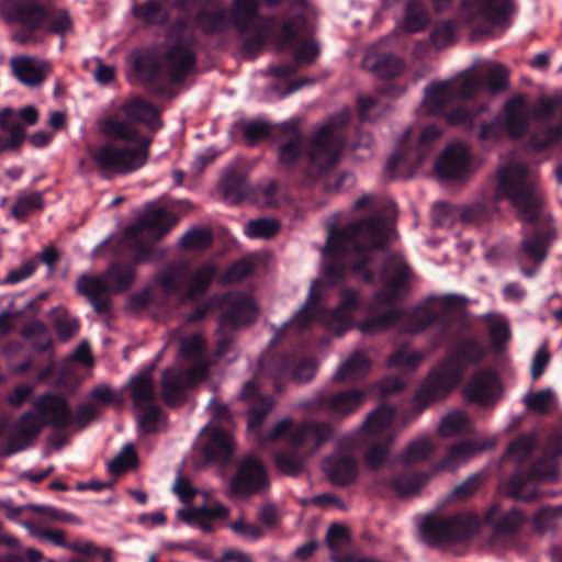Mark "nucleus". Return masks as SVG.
Segmentation results:
<instances>
[{"label": "nucleus", "mask_w": 562, "mask_h": 562, "mask_svg": "<svg viewBox=\"0 0 562 562\" xmlns=\"http://www.w3.org/2000/svg\"><path fill=\"white\" fill-rule=\"evenodd\" d=\"M395 232L392 225L382 220H370L349 225L341 232H331L323 248L324 267L321 277L313 281L304 306L276 334L299 333L314 322L324 325L338 335L353 325V313L359 306V295L355 290L342 289L339 304L335 310H321L317 303L328 288L336 285L345 274V265L351 263L356 274L370 280L367 263L372 252L381 249L392 239Z\"/></svg>", "instance_id": "f257e3e1"}, {"label": "nucleus", "mask_w": 562, "mask_h": 562, "mask_svg": "<svg viewBox=\"0 0 562 562\" xmlns=\"http://www.w3.org/2000/svg\"><path fill=\"white\" fill-rule=\"evenodd\" d=\"M137 123L153 131L161 126L157 110L140 98L123 101L113 113L99 120V130L105 137L135 145L120 147L106 143L89 147L88 153L94 166L104 176L130 173L146 164L151 137L142 135L136 127Z\"/></svg>", "instance_id": "f03ea898"}, {"label": "nucleus", "mask_w": 562, "mask_h": 562, "mask_svg": "<svg viewBox=\"0 0 562 562\" xmlns=\"http://www.w3.org/2000/svg\"><path fill=\"white\" fill-rule=\"evenodd\" d=\"M240 397L247 401L249 405L247 414L248 430L261 445L286 439L293 447H304L307 456H312L330 438L331 428L329 424L305 423L295 427L292 418H282L269 430L262 431L261 426L267 415L273 409L276 401L272 396L259 394L256 380L244 384Z\"/></svg>", "instance_id": "7ed1b4c3"}, {"label": "nucleus", "mask_w": 562, "mask_h": 562, "mask_svg": "<svg viewBox=\"0 0 562 562\" xmlns=\"http://www.w3.org/2000/svg\"><path fill=\"white\" fill-rule=\"evenodd\" d=\"M71 411L65 398L52 394L40 396L30 412L25 413L16 423H0V437L8 440L9 453L25 449L38 435L46 424L55 427H65L72 422Z\"/></svg>", "instance_id": "20e7f679"}, {"label": "nucleus", "mask_w": 562, "mask_h": 562, "mask_svg": "<svg viewBox=\"0 0 562 562\" xmlns=\"http://www.w3.org/2000/svg\"><path fill=\"white\" fill-rule=\"evenodd\" d=\"M496 180V195L507 198L522 222H536L542 204L537 170L514 161L498 169Z\"/></svg>", "instance_id": "39448f33"}, {"label": "nucleus", "mask_w": 562, "mask_h": 562, "mask_svg": "<svg viewBox=\"0 0 562 562\" xmlns=\"http://www.w3.org/2000/svg\"><path fill=\"white\" fill-rule=\"evenodd\" d=\"M485 353V347L474 339L459 342L449 359L429 374L426 383L416 393L415 405L423 408L443 397L460 382L465 370L480 362Z\"/></svg>", "instance_id": "423d86ee"}, {"label": "nucleus", "mask_w": 562, "mask_h": 562, "mask_svg": "<svg viewBox=\"0 0 562 562\" xmlns=\"http://www.w3.org/2000/svg\"><path fill=\"white\" fill-rule=\"evenodd\" d=\"M203 349L204 340L200 335H192L181 341L176 364L167 369L162 376V397L168 405L180 404L187 390L207 376Z\"/></svg>", "instance_id": "0eeeda50"}, {"label": "nucleus", "mask_w": 562, "mask_h": 562, "mask_svg": "<svg viewBox=\"0 0 562 562\" xmlns=\"http://www.w3.org/2000/svg\"><path fill=\"white\" fill-rule=\"evenodd\" d=\"M483 89V80L472 74L443 82H434L425 90L423 109L429 114H445L451 124L465 123L470 120V113L461 108L448 113V105L458 98L474 97Z\"/></svg>", "instance_id": "6e6552de"}, {"label": "nucleus", "mask_w": 562, "mask_h": 562, "mask_svg": "<svg viewBox=\"0 0 562 562\" xmlns=\"http://www.w3.org/2000/svg\"><path fill=\"white\" fill-rule=\"evenodd\" d=\"M8 22H18L34 31L57 34L61 37L74 33V23L67 11L45 10L37 0H8L0 7Z\"/></svg>", "instance_id": "1a4fd4ad"}, {"label": "nucleus", "mask_w": 562, "mask_h": 562, "mask_svg": "<svg viewBox=\"0 0 562 562\" xmlns=\"http://www.w3.org/2000/svg\"><path fill=\"white\" fill-rule=\"evenodd\" d=\"M313 13L303 0L292 5L274 42L280 48H290L297 63L311 64L319 54V45L312 36Z\"/></svg>", "instance_id": "9d476101"}, {"label": "nucleus", "mask_w": 562, "mask_h": 562, "mask_svg": "<svg viewBox=\"0 0 562 562\" xmlns=\"http://www.w3.org/2000/svg\"><path fill=\"white\" fill-rule=\"evenodd\" d=\"M562 463V436L552 434L542 448V456L531 468L529 474H516L508 483L507 494L522 501H532L537 496L536 483H553L558 480Z\"/></svg>", "instance_id": "9b49d317"}, {"label": "nucleus", "mask_w": 562, "mask_h": 562, "mask_svg": "<svg viewBox=\"0 0 562 562\" xmlns=\"http://www.w3.org/2000/svg\"><path fill=\"white\" fill-rule=\"evenodd\" d=\"M394 420V409L382 405L371 412L362 424L360 432L369 445L364 462L371 470L380 469L387 459L389 448L398 431Z\"/></svg>", "instance_id": "f8f14e48"}, {"label": "nucleus", "mask_w": 562, "mask_h": 562, "mask_svg": "<svg viewBox=\"0 0 562 562\" xmlns=\"http://www.w3.org/2000/svg\"><path fill=\"white\" fill-rule=\"evenodd\" d=\"M440 136L441 131L435 125H428L420 131L413 126L406 128L387 167L401 171L416 169L430 156L434 144Z\"/></svg>", "instance_id": "ddd939ff"}, {"label": "nucleus", "mask_w": 562, "mask_h": 562, "mask_svg": "<svg viewBox=\"0 0 562 562\" xmlns=\"http://www.w3.org/2000/svg\"><path fill=\"white\" fill-rule=\"evenodd\" d=\"M344 145L345 140L334 119L317 130L307 148V176L316 179L335 167Z\"/></svg>", "instance_id": "4468645a"}, {"label": "nucleus", "mask_w": 562, "mask_h": 562, "mask_svg": "<svg viewBox=\"0 0 562 562\" xmlns=\"http://www.w3.org/2000/svg\"><path fill=\"white\" fill-rule=\"evenodd\" d=\"M176 223L177 218L165 209L146 210L138 222L125 232L126 243L136 250L134 261L138 263L149 259V249L144 246L145 237L159 238Z\"/></svg>", "instance_id": "2eb2a0df"}, {"label": "nucleus", "mask_w": 562, "mask_h": 562, "mask_svg": "<svg viewBox=\"0 0 562 562\" xmlns=\"http://www.w3.org/2000/svg\"><path fill=\"white\" fill-rule=\"evenodd\" d=\"M214 274L215 267L212 263H205L193 271L173 268L159 277V284L166 293H173L181 300H192L206 291Z\"/></svg>", "instance_id": "dca6fc26"}, {"label": "nucleus", "mask_w": 562, "mask_h": 562, "mask_svg": "<svg viewBox=\"0 0 562 562\" xmlns=\"http://www.w3.org/2000/svg\"><path fill=\"white\" fill-rule=\"evenodd\" d=\"M531 109L521 95L509 99L502 113L491 124L482 125L480 137L482 140H496L503 133L513 138L520 137L529 125Z\"/></svg>", "instance_id": "f3484780"}, {"label": "nucleus", "mask_w": 562, "mask_h": 562, "mask_svg": "<svg viewBox=\"0 0 562 562\" xmlns=\"http://www.w3.org/2000/svg\"><path fill=\"white\" fill-rule=\"evenodd\" d=\"M435 303L417 307L411 312L392 311L382 316H370L359 324L363 334H378L392 326L405 333H417L426 328L435 321Z\"/></svg>", "instance_id": "a211bd4d"}, {"label": "nucleus", "mask_w": 562, "mask_h": 562, "mask_svg": "<svg viewBox=\"0 0 562 562\" xmlns=\"http://www.w3.org/2000/svg\"><path fill=\"white\" fill-rule=\"evenodd\" d=\"M512 12V0H464L461 19L487 33L493 27H506Z\"/></svg>", "instance_id": "6ab92c4d"}, {"label": "nucleus", "mask_w": 562, "mask_h": 562, "mask_svg": "<svg viewBox=\"0 0 562 562\" xmlns=\"http://www.w3.org/2000/svg\"><path fill=\"white\" fill-rule=\"evenodd\" d=\"M479 520L472 515L456 517L429 516L420 525L423 539L429 544L461 539L474 532Z\"/></svg>", "instance_id": "aec40b11"}, {"label": "nucleus", "mask_w": 562, "mask_h": 562, "mask_svg": "<svg viewBox=\"0 0 562 562\" xmlns=\"http://www.w3.org/2000/svg\"><path fill=\"white\" fill-rule=\"evenodd\" d=\"M259 0H235L233 7L234 24L240 32L256 29V37L245 43V49L251 52L259 47L269 36L272 20H257Z\"/></svg>", "instance_id": "412c9836"}, {"label": "nucleus", "mask_w": 562, "mask_h": 562, "mask_svg": "<svg viewBox=\"0 0 562 562\" xmlns=\"http://www.w3.org/2000/svg\"><path fill=\"white\" fill-rule=\"evenodd\" d=\"M496 443V437L461 441L449 447L447 454L434 467L431 472H454L479 453L492 449Z\"/></svg>", "instance_id": "4be33fe9"}, {"label": "nucleus", "mask_w": 562, "mask_h": 562, "mask_svg": "<svg viewBox=\"0 0 562 562\" xmlns=\"http://www.w3.org/2000/svg\"><path fill=\"white\" fill-rule=\"evenodd\" d=\"M268 485L267 471L262 462L255 457H246L237 474L231 481V493L247 496L260 492Z\"/></svg>", "instance_id": "5701e85b"}, {"label": "nucleus", "mask_w": 562, "mask_h": 562, "mask_svg": "<svg viewBox=\"0 0 562 562\" xmlns=\"http://www.w3.org/2000/svg\"><path fill=\"white\" fill-rule=\"evenodd\" d=\"M223 315L220 322L222 329H237L257 318L258 308L252 297L243 294H228L221 302Z\"/></svg>", "instance_id": "b1692460"}, {"label": "nucleus", "mask_w": 562, "mask_h": 562, "mask_svg": "<svg viewBox=\"0 0 562 562\" xmlns=\"http://www.w3.org/2000/svg\"><path fill=\"white\" fill-rule=\"evenodd\" d=\"M381 279L384 290L374 296L373 303L376 307L393 302L407 285L409 271L403 258L393 257L390 259L383 268Z\"/></svg>", "instance_id": "393cba45"}, {"label": "nucleus", "mask_w": 562, "mask_h": 562, "mask_svg": "<svg viewBox=\"0 0 562 562\" xmlns=\"http://www.w3.org/2000/svg\"><path fill=\"white\" fill-rule=\"evenodd\" d=\"M13 76L26 87L41 86L50 74V65L47 60L29 55H19L10 59Z\"/></svg>", "instance_id": "a878e982"}, {"label": "nucleus", "mask_w": 562, "mask_h": 562, "mask_svg": "<svg viewBox=\"0 0 562 562\" xmlns=\"http://www.w3.org/2000/svg\"><path fill=\"white\" fill-rule=\"evenodd\" d=\"M436 171L440 178L461 179L470 171L469 150L463 144H452L446 148L436 161Z\"/></svg>", "instance_id": "bb28decb"}, {"label": "nucleus", "mask_w": 562, "mask_h": 562, "mask_svg": "<svg viewBox=\"0 0 562 562\" xmlns=\"http://www.w3.org/2000/svg\"><path fill=\"white\" fill-rule=\"evenodd\" d=\"M205 460L225 461L234 450L232 436L217 427L205 426L199 438Z\"/></svg>", "instance_id": "cd10ccee"}, {"label": "nucleus", "mask_w": 562, "mask_h": 562, "mask_svg": "<svg viewBox=\"0 0 562 562\" xmlns=\"http://www.w3.org/2000/svg\"><path fill=\"white\" fill-rule=\"evenodd\" d=\"M367 395L368 392L362 390H349L331 395L328 398L319 395L306 406L313 409L326 407L333 414L345 416L358 409L363 404Z\"/></svg>", "instance_id": "c85d7f7f"}, {"label": "nucleus", "mask_w": 562, "mask_h": 562, "mask_svg": "<svg viewBox=\"0 0 562 562\" xmlns=\"http://www.w3.org/2000/svg\"><path fill=\"white\" fill-rule=\"evenodd\" d=\"M501 394V384L496 375L491 371L475 373L467 387V397L483 406L496 402Z\"/></svg>", "instance_id": "c756f323"}, {"label": "nucleus", "mask_w": 562, "mask_h": 562, "mask_svg": "<svg viewBox=\"0 0 562 562\" xmlns=\"http://www.w3.org/2000/svg\"><path fill=\"white\" fill-rule=\"evenodd\" d=\"M178 517L189 526L199 528L204 533L214 530V520L225 518L228 515V508L218 502H212L207 506L180 509Z\"/></svg>", "instance_id": "7c9ffc66"}, {"label": "nucleus", "mask_w": 562, "mask_h": 562, "mask_svg": "<svg viewBox=\"0 0 562 562\" xmlns=\"http://www.w3.org/2000/svg\"><path fill=\"white\" fill-rule=\"evenodd\" d=\"M323 470L335 485H346L352 482L358 474V465L355 458L340 450L335 451L324 460Z\"/></svg>", "instance_id": "2f4dec72"}, {"label": "nucleus", "mask_w": 562, "mask_h": 562, "mask_svg": "<svg viewBox=\"0 0 562 562\" xmlns=\"http://www.w3.org/2000/svg\"><path fill=\"white\" fill-rule=\"evenodd\" d=\"M78 291L88 297L99 313L109 310V296L113 293L110 281L104 276H82L77 282Z\"/></svg>", "instance_id": "473e14b6"}, {"label": "nucleus", "mask_w": 562, "mask_h": 562, "mask_svg": "<svg viewBox=\"0 0 562 562\" xmlns=\"http://www.w3.org/2000/svg\"><path fill=\"white\" fill-rule=\"evenodd\" d=\"M431 473L400 474L382 477L380 483L402 497L417 494L429 481Z\"/></svg>", "instance_id": "72a5a7b5"}, {"label": "nucleus", "mask_w": 562, "mask_h": 562, "mask_svg": "<svg viewBox=\"0 0 562 562\" xmlns=\"http://www.w3.org/2000/svg\"><path fill=\"white\" fill-rule=\"evenodd\" d=\"M194 65V56L188 45L172 47L164 59V66L175 81L187 75Z\"/></svg>", "instance_id": "f704fd0d"}, {"label": "nucleus", "mask_w": 562, "mask_h": 562, "mask_svg": "<svg viewBox=\"0 0 562 562\" xmlns=\"http://www.w3.org/2000/svg\"><path fill=\"white\" fill-rule=\"evenodd\" d=\"M293 367L290 358L284 357L276 361L274 379H283L291 369L290 378L296 383H305L313 379L316 372V362L313 359H305Z\"/></svg>", "instance_id": "c9c22d12"}, {"label": "nucleus", "mask_w": 562, "mask_h": 562, "mask_svg": "<svg viewBox=\"0 0 562 562\" xmlns=\"http://www.w3.org/2000/svg\"><path fill=\"white\" fill-rule=\"evenodd\" d=\"M284 132L289 134V140L279 148V162L285 169H292L296 166L302 154V137L294 123L288 122L282 125Z\"/></svg>", "instance_id": "e433bc0d"}, {"label": "nucleus", "mask_w": 562, "mask_h": 562, "mask_svg": "<svg viewBox=\"0 0 562 562\" xmlns=\"http://www.w3.org/2000/svg\"><path fill=\"white\" fill-rule=\"evenodd\" d=\"M428 12L422 0H409L404 7L403 18L396 29L406 33H417L427 25Z\"/></svg>", "instance_id": "4c0bfd02"}, {"label": "nucleus", "mask_w": 562, "mask_h": 562, "mask_svg": "<svg viewBox=\"0 0 562 562\" xmlns=\"http://www.w3.org/2000/svg\"><path fill=\"white\" fill-rule=\"evenodd\" d=\"M130 387L134 406L142 409L147 406H153L155 400V385L150 370L140 372L130 380Z\"/></svg>", "instance_id": "58836bf2"}, {"label": "nucleus", "mask_w": 562, "mask_h": 562, "mask_svg": "<svg viewBox=\"0 0 562 562\" xmlns=\"http://www.w3.org/2000/svg\"><path fill=\"white\" fill-rule=\"evenodd\" d=\"M553 239L554 234L551 231L526 236L521 241L522 252L527 259L539 265L544 260L548 247Z\"/></svg>", "instance_id": "ea45409f"}, {"label": "nucleus", "mask_w": 562, "mask_h": 562, "mask_svg": "<svg viewBox=\"0 0 562 562\" xmlns=\"http://www.w3.org/2000/svg\"><path fill=\"white\" fill-rule=\"evenodd\" d=\"M13 111L5 108L0 112V126L10 135L9 139L0 138V153L5 150H14L20 147L25 138V130L19 123L10 121Z\"/></svg>", "instance_id": "a19ab883"}, {"label": "nucleus", "mask_w": 562, "mask_h": 562, "mask_svg": "<svg viewBox=\"0 0 562 562\" xmlns=\"http://www.w3.org/2000/svg\"><path fill=\"white\" fill-rule=\"evenodd\" d=\"M363 66L376 76L385 78L397 76L404 69L403 60L392 55H383L376 58L374 55L369 54L363 60Z\"/></svg>", "instance_id": "79ce46f5"}, {"label": "nucleus", "mask_w": 562, "mask_h": 562, "mask_svg": "<svg viewBox=\"0 0 562 562\" xmlns=\"http://www.w3.org/2000/svg\"><path fill=\"white\" fill-rule=\"evenodd\" d=\"M370 360L364 353L356 352L344 362L335 374L337 381H355L367 374Z\"/></svg>", "instance_id": "37998d69"}, {"label": "nucleus", "mask_w": 562, "mask_h": 562, "mask_svg": "<svg viewBox=\"0 0 562 562\" xmlns=\"http://www.w3.org/2000/svg\"><path fill=\"white\" fill-rule=\"evenodd\" d=\"M472 431L470 419L462 412L446 415L440 423L439 432L443 437H454Z\"/></svg>", "instance_id": "c03bdc74"}, {"label": "nucleus", "mask_w": 562, "mask_h": 562, "mask_svg": "<svg viewBox=\"0 0 562 562\" xmlns=\"http://www.w3.org/2000/svg\"><path fill=\"white\" fill-rule=\"evenodd\" d=\"M106 278L110 281L113 293L125 291L135 280V272L132 266L112 265L106 270Z\"/></svg>", "instance_id": "a18cd8bd"}, {"label": "nucleus", "mask_w": 562, "mask_h": 562, "mask_svg": "<svg viewBox=\"0 0 562 562\" xmlns=\"http://www.w3.org/2000/svg\"><path fill=\"white\" fill-rule=\"evenodd\" d=\"M488 333L493 348L497 351L503 350L510 338L508 321L501 315L491 316Z\"/></svg>", "instance_id": "49530a36"}, {"label": "nucleus", "mask_w": 562, "mask_h": 562, "mask_svg": "<svg viewBox=\"0 0 562 562\" xmlns=\"http://www.w3.org/2000/svg\"><path fill=\"white\" fill-rule=\"evenodd\" d=\"M536 442L537 438L533 432L518 437L508 446L505 459L517 463L524 461L533 450Z\"/></svg>", "instance_id": "de8ad7c7"}, {"label": "nucleus", "mask_w": 562, "mask_h": 562, "mask_svg": "<svg viewBox=\"0 0 562 562\" xmlns=\"http://www.w3.org/2000/svg\"><path fill=\"white\" fill-rule=\"evenodd\" d=\"M425 358L426 355L420 351L398 349L390 357L387 363L390 368L398 369L401 371H413Z\"/></svg>", "instance_id": "09e8293b"}, {"label": "nucleus", "mask_w": 562, "mask_h": 562, "mask_svg": "<svg viewBox=\"0 0 562 562\" xmlns=\"http://www.w3.org/2000/svg\"><path fill=\"white\" fill-rule=\"evenodd\" d=\"M526 407L536 413H547L557 405V398L551 389H544L536 393H528L524 397Z\"/></svg>", "instance_id": "8fccbe9b"}, {"label": "nucleus", "mask_w": 562, "mask_h": 562, "mask_svg": "<svg viewBox=\"0 0 562 562\" xmlns=\"http://www.w3.org/2000/svg\"><path fill=\"white\" fill-rule=\"evenodd\" d=\"M279 223L272 218H258L249 221L244 232L249 238H270L274 236L279 231Z\"/></svg>", "instance_id": "3c124183"}, {"label": "nucleus", "mask_w": 562, "mask_h": 562, "mask_svg": "<svg viewBox=\"0 0 562 562\" xmlns=\"http://www.w3.org/2000/svg\"><path fill=\"white\" fill-rule=\"evenodd\" d=\"M164 416L160 409L153 405L139 409L137 424L144 432L158 431L164 425Z\"/></svg>", "instance_id": "603ef678"}, {"label": "nucleus", "mask_w": 562, "mask_h": 562, "mask_svg": "<svg viewBox=\"0 0 562 562\" xmlns=\"http://www.w3.org/2000/svg\"><path fill=\"white\" fill-rule=\"evenodd\" d=\"M180 245L188 250H200L212 243V234L207 228H191L179 240Z\"/></svg>", "instance_id": "864d4df0"}, {"label": "nucleus", "mask_w": 562, "mask_h": 562, "mask_svg": "<svg viewBox=\"0 0 562 562\" xmlns=\"http://www.w3.org/2000/svg\"><path fill=\"white\" fill-rule=\"evenodd\" d=\"M43 207V199L42 194L38 192H33L29 194H24L18 198L15 203L12 205V214L16 218H23L27 214L33 211L40 210Z\"/></svg>", "instance_id": "5fc2aeb1"}, {"label": "nucleus", "mask_w": 562, "mask_h": 562, "mask_svg": "<svg viewBox=\"0 0 562 562\" xmlns=\"http://www.w3.org/2000/svg\"><path fill=\"white\" fill-rule=\"evenodd\" d=\"M559 524H562V506L542 508L533 518L535 528L540 532L548 531Z\"/></svg>", "instance_id": "6e6d98bb"}, {"label": "nucleus", "mask_w": 562, "mask_h": 562, "mask_svg": "<svg viewBox=\"0 0 562 562\" xmlns=\"http://www.w3.org/2000/svg\"><path fill=\"white\" fill-rule=\"evenodd\" d=\"M434 450V445L430 439L422 438L412 441L404 454L403 460L407 463L418 462L426 459Z\"/></svg>", "instance_id": "4d7b16f0"}, {"label": "nucleus", "mask_w": 562, "mask_h": 562, "mask_svg": "<svg viewBox=\"0 0 562 562\" xmlns=\"http://www.w3.org/2000/svg\"><path fill=\"white\" fill-rule=\"evenodd\" d=\"M274 461L279 471L288 475H296L303 470V458L292 452H278L274 456Z\"/></svg>", "instance_id": "13d9d810"}, {"label": "nucleus", "mask_w": 562, "mask_h": 562, "mask_svg": "<svg viewBox=\"0 0 562 562\" xmlns=\"http://www.w3.org/2000/svg\"><path fill=\"white\" fill-rule=\"evenodd\" d=\"M432 44L438 48L447 47L457 38L454 26L450 22H441L435 26L430 35Z\"/></svg>", "instance_id": "bf43d9fd"}, {"label": "nucleus", "mask_w": 562, "mask_h": 562, "mask_svg": "<svg viewBox=\"0 0 562 562\" xmlns=\"http://www.w3.org/2000/svg\"><path fill=\"white\" fill-rule=\"evenodd\" d=\"M24 336L31 344L38 350H45L49 346V335L46 327L40 323L34 322L24 329Z\"/></svg>", "instance_id": "052dcab7"}, {"label": "nucleus", "mask_w": 562, "mask_h": 562, "mask_svg": "<svg viewBox=\"0 0 562 562\" xmlns=\"http://www.w3.org/2000/svg\"><path fill=\"white\" fill-rule=\"evenodd\" d=\"M488 72L487 87L492 93H497L507 87V69L499 64H488L486 67Z\"/></svg>", "instance_id": "680f3d73"}, {"label": "nucleus", "mask_w": 562, "mask_h": 562, "mask_svg": "<svg viewBox=\"0 0 562 562\" xmlns=\"http://www.w3.org/2000/svg\"><path fill=\"white\" fill-rule=\"evenodd\" d=\"M327 543L331 550L333 559H336L348 543L347 529L340 525H333L327 531Z\"/></svg>", "instance_id": "e2e57ef3"}, {"label": "nucleus", "mask_w": 562, "mask_h": 562, "mask_svg": "<svg viewBox=\"0 0 562 562\" xmlns=\"http://www.w3.org/2000/svg\"><path fill=\"white\" fill-rule=\"evenodd\" d=\"M136 454L134 448L131 445H126L122 448L120 453L109 463V470L111 472H123L135 464Z\"/></svg>", "instance_id": "0e129e2a"}, {"label": "nucleus", "mask_w": 562, "mask_h": 562, "mask_svg": "<svg viewBox=\"0 0 562 562\" xmlns=\"http://www.w3.org/2000/svg\"><path fill=\"white\" fill-rule=\"evenodd\" d=\"M485 475L482 472L470 475L467 480L453 488L452 495L460 499L468 498L475 493L479 486L483 483Z\"/></svg>", "instance_id": "69168bd1"}, {"label": "nucleus", "mask_w": 562, "mask_h": 562, "mask_svg": "<svg viewBox=\"0 0 562 562\" xmlns=\"http://www.w3.org/2000/svg\"><path fill=\"white\" fill-rule=\"evenodd\" d=\"M561 133L558 128L542 127L537 130L531 137V146L541 150L560 139Z\"/></svg>", "instance_id": "338daca9"}, {"label": "nucleus", "mask_w": 562, "mask_h": 562, "mask_svg": "<svg viewBox=\"0 0 562 562\" xmlns=\"http://www.w3.org/2000/svg\"><path fill=\"white\" fill-rule=\"evenodd\" d=\"M229 528L246 540H257L263 536V531L258 525L249 524L244 519L231 522Z\"/></svg>", "instance_id": "774afa93"}]
</instances>
